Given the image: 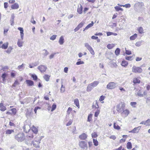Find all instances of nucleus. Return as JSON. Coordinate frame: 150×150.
I'll return each mask as SVG.
<instances>
[{
    "instance_id": "nucleus-2",
    "label": "nucleus",
    "mask_w": 150,
    "mask_h": 150,
    "mask_svg": "<svg viewBox=\"0 0 150 150\" xmlns=\"http://www.w3.org/2000/svg\"><path fill=\"white\" fill-rule=\"evenodd\" d=\"M142 69L139 67L133 66L132 68V71L133 73L140 74L142 71Z\"/></svg>"
},
{
    "instance_id": "nucleus-61",
    "label": "nucleus",
    "mask_w": 150,
    "mask_h": 150,
    "mask_svg": "<svg viewBox=\"0 0 150 150\" xmlns=\"http://www.w3.org/2000/svg\"><path fill=\"white\" fill-rule=\"evenodd\" d=\"M88 50L93 55L94 54V51L93 50L92 47L91 48V49H89Z\"/></svg>"
},
{
    "instance_id": "nucleus-58",
    "label": "nucleus",
    "mask_w": 150,
    "mask_h": 150,
    "mask_svg": "<svg viewBox=\"0 0 150 150\" xmlns=\"http://www.w3.org/2000/svg\"><path fill=\"white\" fill-rule=\"evenodd\" d=\"M137 95L138 96L140 97H143L144 96L143 94L141 93L140 91H138L137 92Z\"/></svg>"
},
{
    "instance_id": "nucleus-16",
    "label": "nucleus",
    "mask_w": 150,
    "mask_h": 150,
    "mask_svg": "<svg viewBox=\"0 0 150 150\" xmlns=\"http://www.w3.org/2000/svg\"><path fill=\"white\" fill-rule=\"evenodd\" d=\"M59 42L60 45H63L64 42V37L62 36H61L59 39Z\"/></svg>"
},
{
    "instance_id": "nucleus-47",
    "label": "nucleus",
    "mask_w": 150,
    "mask_h": 150,
    "mask_svg": "<svg viewBox=\"0 0 150 150\" xmlns=\"http://www.w3.org/2000/svg\"><path fill=\"white\" fill-rule=\"evenodd\" d=\"M146 103L150 107V97L146 98Z\"/></svg>"
},
{
    "instance_id": "nucleus-53",
    "label": "nucleus",
    "mask_w": 150,
    "mask_h": 150,
    "mask_svg": "<svg viewBox=\"0 0 150 150\" xmlns=\"http://www.w3.org/2000/svg\"><path fill=\"white\" fill-rule=\"evenodd\" d=\"M57 35H52L50 38V39L52 40H55L57 37Z\"/></svg>"
},
{
    "instance_id": "nucleus-62",
    "label": "nucleus",
    "mask_w": 150,
    "mask_h": 150,
    "mask_svg": "<svg viewBox=\"0 0 150 150\" xmlns=\"http://www.w3.org/2000/svg\"><path fill=\"white\" fill-rule=\"evenodd\" d=\"M19 84V83L18 81H17L16 80L15 81L13 85V86L15 87L16 86V85H18Z\"/></svg>"
},
{
    "instance_id": "nucleus-60",
    "label": "nucleus",
    "mask_w": 150,
    "mask_h": 150,
    "mask_svg": "<svg viewBox=\"0 0 150 150\" xmlns=\"http://www.w3.org/2000/svg\"><path fill=\"white\" fill-rule=\"evenodd\" d=\"M84 64V62L83 61H77L76 62V64L77 65H80V64Z\"/></svg>"
},
{
    "instance_id": "nucleus-3",
    "label": "nucleus",
    "mask_w": 150,
    "mask_h": 150,
    "mask_svg": "<svg viewBox=\"0 0 150 150\" xmlns=\"http://www.w3.org/2000/svg\"><path fill=\"white\" fill-rule=\"evenodd\" d=\"M117 85V83L114 82H110L107 84L106 88L108 89H111L115 88Z\"/></svg>"
},
{
    "instance_id": "nucleus-21",
    "label": "nucleus",
    "mask_w": 150,
    "mask_h": 150,
    "mask_svg": "<svg viewBox=\"0 0 150 150\" xmlns=\"http://www.w3.org/2000/svg\"><path fill=\"white\" fill-rule=\"evenodd\" d=\"M137 35L135 33L134 35L130 37L129 39L130 40H134L137 37Z\"/></svg>"
},
{
    "instance_id": "nucleus-24",
    "label": "nucleus",
    "mask_w": 150,
    "mask_h": 150,
    "mask_svg": "<svg viewBox=\"0 0 150 150\" xmlns=\"http://www.w3.org/2000/svg\"><path fill=\"white\" fill-rule=\"evenodd\" d=\"M128 64V62L125 61H122L121 63V65L124 67H126L127 65Z\"/></svg>"
},
{
    "instance_id": "nucleus-25",
    "label": "nucleus",
    "mask_w": 150,
    "mask_h": 150,
    "mask_svg": "<svg viewBox=\"0 0 150 150\" xmlns=\"http://www.w3.org/2000/svg\"><path fill=\"white\" fill-rule=\"evenodd\" d=\"M99 83V82L98 81H95L90 84L91 85H92L93 87H94L98 85Z\"/></svg>"
},
{
    "instance_id": "nucleus-37",
    "label": "nucleus",
    "mask_w": 150,
    "mask_h": 150,
    "mask_svg": "<svg viewBox=\"0 0 150 150\" xmlns=\"http://www.w3.org/2000/svg\"><path fill=\"white\" fill-rule=\"evenodd\" d=\"M17 45L20 47H22L23 46L22 42L18 40L17 42Z\"/></svg>"
},
{
    "instance_id": "nucleus-59",
    "label": "nucleus",
    "mask_w": 150,
    "mask_h": 150,
    "mask_svg": "<svg viewBox=\"0 0 150 150\" xmlns=\"http://www.w3.org/2000/svg\"><path fill=\"white\" fill-rule=\"evenodd\" d=\"M98 136V135L96 132H94L92 134V137L93 138H96Z\"/></svg>"
},
{
    "instance_id": "nucleus-28",
    "label": "nucleus",
    "mask_w": 150,
    "mask_h": 150,
    "mask_svg": "<svg viewBox=\"0 0 150 150\" xmlns=\"http://www.w3.org/2000/svg\"><path fill=\"white\" fill-rule=\"evenodd\" d=\"M140 82V80L137 78H134L133 79V82L134 84L137 83H139Z\"/></svg>"
},
{
    "instance_id": "nucleus-41",
    "label": "nucleus",
    "mask_w": 150,
    "mask_h": 150,
    "mask_svg": "<svg viewBox=\"0 0 150 150\" xmlns=\"http://www.w3.org/2000/svg\"><path fill=\"white\" fill-rule=\"evenodd\" d=\"M12 49V47H10L8 48L7 50H6V52L8 54H9L11 53Z\"/></svg>"
},
{
    "instance_id": "nucleus-39",
    "label": "nucleus",
    "mask_w": 150,
    "mask_h": 150,
    "mask_svg": "<svg viewBox=\"0 0 150 150\" xmlns=\"http://www.w3.org/2000/svg\"><path fill=\"white\" fill-rule=\"evenodd\" d=\"M114 128L117 130H119L120 129V127L118 125H116L115 123H114L113 125Z\"/></svg>"
},
{
    "instance_id": "nucleus-44",
    "label": "nucleus",
    "mask_w": 150,
    "mask_h": 150,
    "mask_svg": "<svg viewBox=\"0 0 150 150\" xmlns=\"http://www.w3.org/2000/svg\"><path fill=\"white\" fill-rule=\"evenodd\" d=\"M12 111V115H15L16 112V110L15 108H13L11 109Z\"/></svg>"
},
{
    "instance_id": "nucleus-15",
    "label": "nucleus",
    "mask_w": 150,
    "mask_h": 150,
    "mask_svg": "<svg viewBox=\"0 0 150 150\" xmlns=\"http://www.w3.org/2000/svg\"><path fill=\"white\" fill-rule=\"evenodd\" d=\"M26 83L29 86H32L34 85L33 82L30 80H26Z\"/></svg>"
},
{
    "instance_id": "nucleus-12",
    "label": "nucleus",
    "mask_w": 150,
    "mask_h": 150,
    "mask_svg": "<svg viewBox=\"0 0 150 150\" xmlns=\"http://www.w3.org/2000/svg\"><path fill=\"white\" fill-rule=\"evenodd\" d=\"M82 6L81 4H80L78 6L77 11L79 14H81L82 13Z\"/></svg>"
},
{
    "instance_id": "nucleus-17",
    "label": "nucleus",
    "mask_w": 150,
    "mask_h": 150,
    "mask_svg": "<svg viewBox=\"0 0 150 150\" xmlns=\"http://www.w3.org/2000/svg\"><path fill=\"white\" fill-rule=\"evenodd\" d=\"M6 110V108L3 105L2 103H0V110L2 111H4Z\"/></svg>"
},
{
    "instance_id": "nucleus-40",
    "label": "nucleus",
    "mask_w": 150,
    "mask_h": 150,
    "mask_svg": "<svg viewBox=\"0 0 150 150\" xmlns=\"http://www.w3.org/2000/svg\"><path fill=\"white\" fill-rule=\"evenodd\" d=\"M31 76L34 81H36L38 79L37 76L35 74H32Z\"/></svg>"
},
{
    "instance_id": "nucleus-7",
    "label": "nucleus",
    "mask_w": 150,
    "mask_h": 150,
    "mask_svg": "<svg viewBox=\"0 0 150 150\" xmlns=\"http://www.w3.org/2000/svg\"><path fill=\"white\" fill-rule=\"evenodd\" d=\"M125 105L124 104L122 103L121 105L120 104H118L116 107V110L118 112H120L124 109Z\"/></svg>"
},
{
    "instance_id": "nucleus-9",
    "label": "nucleus",
    "mask_w": 150,
    "mask_h": 150,
    "mask_svg": "<svg viewBox=\"0 0 150 150\" xmlns=\"http://www.w3.org/2000/svg\"><path fill=\"white\" fill-rule=\"evenodd\" d=\"M24 131L26 133H27L29 131L30 129V127L29 125H26L23 127Z\"/></svg>"
},
{
    "instance_id": "nucleus-29",
    "label": "nucleus",
    "mask_w": 150,
    "mask_h": 150,
    "mask_svg": "<svg viewBox=\"0 0 150 150\" xmlns=\"http://www.w3.org/2000/svg\"><path fill=\"white\" fill-rule=\"evenodd\" d=\"M127 147L128 149H131L132 148V144L130 142H128L127 144Z\"/></svg>"
},
{
    "instance_id": "nucleus-5",
    "label": "nucleus",
    "mask_w": 150,
    "mask_h": 150,
    "mask_svg": "<svg viewBox=\"0 0 150 150\" xmlns=\"http://www.w3.org/2000/svg\"><path fill=\"white\" fill-rule=\"evenodd\" d=\"M41 138H40L38 141L35 140H34L32 142V144H33L34 147L36 148H40V141Z\"/></svg>"
},
{
    "instance_id": "nucleus-56",
    "label": "nucleus",
    "mask_w": 150,
    "mask_h": 150,
    "mask_svg": "<svg viewBox=\"0 0 150 150\" xmlns=\"http://www.w3.org/2000/svg\"><path fill=\"white\" fill-rule=\"evenodd\" d=\"M100 111L99 110H97L95 112L94 116L95 117H98V115L99 114Z\"/></svg>"
},
{
    "instance_id": "nucleus-1",
    "label": "nucleus",
    "mask_w": 150,
    "mask_h": 150,
    "mask_svg": "<svg viewBox=\"0 0 150 150\" xmlns=\"http://www.w3.org/2000/svg\"><path fill=\"white\" fill-rule=\"evenodd\" d=\"M15 139L18 142H21L25 139V137L23 133H19L15 136Z\"/></svg>"
},
{
    "instance_id": "nucleus-22",
    "label": "nucleus",
    "mask_w": 150,
    "mask_h": 150,
    "mask_svg": "<svg viewBox=\"0 0 150 150\" xmlns=\"http://www.w3.org/2000/svg\"><path fill=\"white\" fill-rule=\"evenodd\" d=\"M93 87L91 85V84H89L87 88V91H91L93 88Z\"/></svg>"
},
{
    "instance_id": "nucleus-18",
    "label": "nucleus",
    "mask_w": 150,
    "mask_h": 150,
    "mask_svg": "<svg viewBox=\"0 0 150 150\" xmlns=\"http://www.w3.org/2000/svg\"><path fill=\"white\" fill-rule=\"evenodd\" d=\"M19 8V5L17 3H15L11 6V8L12 9H17Z\"/></svg>"
},
{
    "instance_id": "nucleus-27",
    "label": "nucleus",
    "mask_w": 150,
    "mask_h": 150,
    "mask_svg": "<svg viewBox=\"0 0 150 150\" xmlns=\"http://www.w3.org/2000/svg\"><path fill=\"white\" fill-rule=\"evenodd\" d=\"M74 103L75 105L78 107L79 106V101L78 99H75L74 100Z\"/></svg>"
},
{
    "instance_id": "nucleus-48",
    "label": "nucleus",
    "mask_w": 150,
    "mask_h": 150,
    "mask_svg": "<svg viewBox=\"0 0 150 150\" xmlns=\"http://www.w3.org/2000/svg\"><path fill=\"white\" fill-rule=\"evenodd\" d=\"M142 41H138L135 44V45L137 47H139L141 45Z\"/></svg>"
},
{
    "instance_id": "nucleus-4",
    "label": "nucleus",
    "mask_w": 150,
    "mask_h": 150,
    "mask_svg": "<svg viewBox=\"0 0 150 150\" xmlns=\"http://www.w3.org/2000/svg\"><path fill=\"white\" fill-rule=\"evenodd\" d=\"M79 145L82 149H87V143L85 141H82L80 142L79 143Z\"/></svg>"
},
{
    "instance_id": "nucleus-54",
    "label": "nucleus",
    "mask_w": 150,
    "mask_h": 150,
    "mask_svg": "<svg viewBox=\"0 0 150 150\" xmlns=\"http://www.w3.org/2000/svg\"><path fill=\"white\" fill-rule=\"evenodd\" d=\"M107 47L108 49H111L113 47V46L112 45L108 44L107 45Z\"/></svg>"
},
{
    "instance_id": "nucleus-23",
    "label": "nucleus",
    "mask_w": 150,
    "mask_h": 150,
    "mask_svg": "<svg viewBox=\"0 0 150 150\" xmlns=\"http://www.w3.org/2000/svg\"><path fill=\"white\" fill-rule=\"evenodd\" d=\"M50 76L47 74H45L43 76L44 79L47 81H48L49 80Z\"/></svg>"
},
{
    "instance_id": "nucleus-19",
    "label": "nucleus",
    "mask_w": 150,
    "mask_h": 150,
    "mask_svg": "<svg viewBox=\"0 0 150 150\" xmlns=\"http://www.w3.org/2000/svg\"><path fill=\"white\" fill-rule=\"evenodd\" d=\"M25 65V64H22L21 65L18 66V69L20 71H21L24 69L25 67L24 66Z\"/></svg>"
},
{
    "instance_id": "nucleus-52",
    "label": "nucleus",
    "mask_w": 150,
    "mask_h": 150,
    "mask_svg": "<svg viewBox=\"0 0 150 150\" xmlns=\"http://www.w3.org/2000/svg\"><path fill=\"white\" fill-rule=\"evenodd\" d=\"M92 115L91 114H90L88 115V117L87 121L88 122H90L92 118Z\"/></svg>"
},
{
    "instance_id": "nucleus-36",
    "label": "nucleus",
    "mask_w": 150,
    "mask_h": 150,
    "mask_svg": "<svg viewBox=\"0 0 150 150\" xmlns=\"http://www.w3.org/2000/svg\"><path fill=\"white\" fill-rule=\"evenodd\" d=\"M138 31L140 34H142L143 33V28L141 27H139L138 29Z\"/></svg>"
},
{
    "instance_id": "nucleus-35",
    "label": "nucleus",
    "mask_w": 150,
    "mask_h": 150,
    "mask_svg": "<svg viewBox=\"0 0 150 150\" xmlns=\"http://www.w3.org/2000/svg\"><path fill=\"white\" fill-rule=\"evenodd\" d=\"M31 110L28 109L27 110V112H26V116L27 117V116H30V115H31Z\"/></svg>"
},
{
    "instance_id": "nucleus-31",
    "label": "nucleus",
    "mask_w": 150,
    "mask_h": 150,
    "mask_svg": "<svg viewBox=\"0 0 150 150\" xmlns=\"http://www.w3.org/2000/svg\"><path fill=\"white\" fill-rule=\"evenodd\" d=\"M43 51L45 52H43L42 53V55L44 56H46L47 55L49 54V52L47 51L45 49H44L43 50Z\"/></svg>"
},
{
    "instance_id": "nucleus-32",
    "label": "nucleus",
    "mask_w": 150,
    "mask_h": 150,
    "mask_svg": "<svg viewBox=\"0 0 150 150\" xmlns=\"http://www.w3.org/2000/svg\"><path fill=\"white\" fill-rule=\"evenodd\" d=\"M114 8L116 11H122L123 10V9L122 8L120 7L119 6H117L115 7Z\"/></svg>"
},
{
    "instance_id": "nucleus-49",
    "label": "nucleus",
    "mask_w": 150,
    "mask_h": 150,
    "mask_svg": "<svg viewBox=\"0 0 150 150\" xmlns=\"http://www.w3.org/2000/svg\"><path fill=\"white\" fill-rule=\"evenodd\" d=\"M146 125L149 126L150 125V119H148L145 121Z\"/></svg>"
},
{
    "instance_id": "nucleus-63",
    "label": "nucleus",
    "mask_w": 150,
    "mask_h": 150,
    "mask_svg": "<svg viewBox=\"0 0 150 150\" xmlns=\"http://www.w3.org/2000/svg\"><path fill=\"white\" fill-rule=\"evenodd\" d=\"M104 98H105L104 96L103 95L101 96L99 98V100L100 101H103L104 100Z\"/></svg>"
},
{
    "instance_id": "nucleus-45",
    "label": "nucleus",
    "mask_w": 150,
    "mask_h": 150,
    "mask_svg": "<svg viewBox=\"0 0 150 150\" xmlns=\"http://www.w3.org/2000/svg\"><path fill=\"white\" fill-rule=\"evenodd\" d=\"M93 142L95 146H97L98 145V142L96 139H93Z\"/></svg>"
},
{
    "instance_id": "nucleus-8",
    "label": "nucleus",
    "mask_w": 150,
    "mask_h": 150,
    "mask_svg": "<svg viewBox=\"0 0 150 150\" xmlns=\"http://www.w3.org/2000/svg\"><path fill=\"white\" fill-rule=\"evenodd\" d=\"M38 69L42 72H45L47 70V67L45 65H41L38 67Z\"/></svg>"
},
{
    "instance_id": "nucleus-38",
    "label": "nucleus",
    "mask_w": 150,
    "mask_h": 150,
    "mask_svg": "<svg viewBox=\"0 0 150 150\" xmlns=\"http://www.w3.org/2000/svg\"><path fill=\"white\" fill-rule=\"evenodd\" d=\"M65 91V87L63 86L62 84L61 85V87L60 89V92L61 93H64Z\"/></svg>"
},
{
    "instance_id": "nucleus-51",
    "label": "nucleus",
    "mask_w": 150,
    "mask_h": 150,
    "mask_svg": "<svg viewBox=\"0 0 150 150\" xmlns=\"http://www.w3.org/2000/svg\"><path fill=\"white\" fill-rule=\"evenodd\" d=\"M56 108V105L55 103H54L52 106L51 111H54Z\"/></svg>"
},
{
    "instance_id": "nucleus-14",
    "label": "nucleus",
    "mask_w": 150,
    "mask_h": 150,
    "mask_svg": "<svg viewBox=\"0 0 150 150\" xmlns=\"http://www.w3.org/2000/svg\"><path fill=\"white\" fill-rule=\"evenodd\" d=\"M94 24V23L93 21H92L91 23L88 24L84 29L83 31H84L85 30L88 29L89 28L92 27Z\"/></svg>"
},
{
    "instance_id": "nucleus-33",
    "label": "nucleus",
    "mask_w": 150,
    "mask_h": 150,
    "mask_svg": "<svg viewBox=\"0 0 150 150\" xmlns=\"http://www.w3.org/2000/svg\"><path fill=\"white\" fill-rule=\"evenodd\" d=\"M120 52V49L118 48H117L115 50V54L117 55L118 56L119 55Z\"/></svg>"
},
{
    "instance_id": "nucleus-10",
    "label": "nucleus",
    "mask_w": 150,
    "mask_h": 150,
    "mask_svg": "<svg viewBox=\"0 0 150 150\" xmlns=\"http://www.w3.org/2000/svg\"><path fill=\"white\" fill-rule=\"evenodd\" d=\"M87 134L85 133H83L81 134L80 135L79 138L81 140H85L87 138Z\"/></svg>"
},
{
    "instance_id": "nucleus-55",
    "label": "nucleus",
    "mask_w": 150,
    "mask_h": 150,
    "mask_svg": "<svg viewBox=\"0 0 150 150\" xmlns=\"http://www.w3.org/2000/svg\"><path fill=\"white\" fill-rule=\"evenodd\" d=\"M137 103L135 102H131L130 103V105L133 107V108H135V105Z\"/></svg>"
},
{
    "instance_id": "nucleus-6",
    "label": "nucleus",
    "mask_w": 150,
    "mask_h": 150,
    "mask_svg": "<svg viewBox=\"0 0 150 150\" xmlns=\"http://www.w3.org/2000/svg\"><path fill=\"white\" fill-rule=\"evenodd\" d=\"M144 6V4L142 2H138L136 3L134 5V7L135 8L138 9L141 8L142 7Z\"/></svg>"
},
{
    "instance_id": "nucleus-34",
    "label": "nucleus",
    "mask_w": 150,
    "mask_h": 150,
    "mask_svg": "<svg viewBox=\"0 0 150 150\" xmlns=\"http://www.w3.org/2000/svg\"><path fill=\"white\" fill-rule=\"evenodd\" d=\"M129 111L127 109L123 110V112H122V113H123L124 114L126 115V116L129 114Z\"/></svg>"
},
{
    "instance_id": "nucleus-50",
    "label": "nucleus",
    "mask_w": 150,
    "mask_h": 150,
    "mask_svg": "<svg viewBox=\"0 0 150 150\" xmlns=\"http://www.w3.org/2000/svg\"><path fill=\"white\" fill-rule=\"evenodd\" d=\"M84 24V22H81L77 26L79 29L82 28Z\"/></svg>"
},
{
    "instance_id": "nucleus-26",
    "label": "nucleus",
    "mask_w": 150,
    "mask_h": 150,
    "mask_svg": "<svg viewBox=\"0 0 150 150\" xmlns=\"http://www.w3.org/2000/svg\"><path fill=\"white\" fill-rule=\"evenodd\" d=\"M33 132L35 134H36L38 132V129L34 127V126H33L32 128Z\"/></svg>"
},
{
    "instance_id": "nucleus-42",
    "label": "nucleus",
    "mask_w": 150,
    "mask_h": 150,
    "mask_svg": "<svg viewBox=\"0 0 150 150\" xmlns=\"http://www.w3.org/2000/svg\"><path fill=\"white\" fill-rule=\"evenodd\" d=\"M137 129L136 128V127L134 128L132 130L129 131V133H137L138 132H137Z\"/></svg>"
},
{
    "instance_id": "nucleus-13",
    "label": "nucleus",
    "mask_w": 150,
    "mask_h": 150,
    "mask_svg": "<svg viewBox=\"0 0 150 150\" xmlns=\"http://www.w3.org/2000/svg\"><path fill=\"white\" fill-rule=\"evenodd\" d=\"M8 45V42L2 44L1 46L0 45V48H1L4 49H6L7 48Z\"/></svg>"
},
{
    "instance_id": "nucleus-20",
    "label": "nucleus",
    "mask_w": 150,
    "mask_h": 150,
    "mask_svg": "<svg viewBox=\"0 0 150 150\" xmlns=\"http://www.w3.org/2000/svg\"><path fill=\"white\" fill-rule=\"evenodd\" d=\"M14 132V130L13 129H8L5 131V134H10Z\"/></svg>"
},
{
    "instance_id": "nucleus-30",
    "label": "nucleus",
    "mask_w": 150,
    "mask_h": 150,
    "mask_svg": "<svg viewBox=\"0 0 150 150\" xmlns=\"http://www.w3.org/2000/svg\"><path fill=\"white\" fill-rule=\"evenodd\" d=\"M110 67L112 68H116L117 67V64L115 62H111V63H110Z\"/></svg>"
},
{
    "instance_id": "nucleus-64",
    "label": "nucleus",
    "mask_w": 150,
    "mask_h": 150,
    "mask_svg": "<svg viewBox=\"0 0 150 150\" xmlns=\"http://www.w3.org/2000/svg\"><path fill=\"white\" fill-rule=\"evenodd\" d=\"M72 108L70 107H69L68 108V109L67 110V113L68 114H70V113L71 111H72Z\"/></svg>"
},
{
    "instance_id": "nucleus-46",
    "label": "nucleus",
    "mask_w": 150,
    "mask_h": 150,
    "mask_svg": "<svg viewBox=\"0 0 150 150\" xmlns=\"http://www.w3.org/2000/svg\"><path fill=\"white\" fill-rule=\"evenodd\" d=\"M120 6L121 7L123 6L124 7H125L126 8H130L131 7V5L130 4H125V5H120Z\"/></svg>"
},
{
    "instance_id": "nucleus-11",
    "label": "nucleus",
    "mask_w": 150,
    "mask_h": 150,
    "mask_svg": "<svg viewBox=\"0 0 150 150\" xmlns=\"http://www.w3.org/2000/svg\"><path fill=\"white\" fill-rule=\"evenodd\" d=\"M18 30L20 31V34H21V38L22 40H23L24 36V33H23V29L21 27H18Z\"/></svg>"
},
{
    "instance_id": "nucleus-57",
    "label": "nucleus",
    "mask_w": 150,
    "mask_h": 150,
    "mask_svg": "<svg viewBox=\"0 0 150 150\" xmlns=\"http://www.w3.org/2000/svg\"><path fill=\"white\" fill-rule=\"evenodd\" d=\"M132 56H127L125 57V59L128 60H131L132 59Z\"/></svg>"
},
{
    "instance_id": "nucleus-43",
    "label": "nucleus",
    "mask_w": 150,
    "mask_h": 150,
    "mask_svg": "<svg viewBox=\"0 0 150 150\" xmlns=\"http://www.w3.org/2000/svg\"><path fill=\"white\" fill-rule=\"evenodd\" d=\"M85 46L88 50L90 49L92 47L87 43H85Z\"/></svg>"
}]
</instances>
